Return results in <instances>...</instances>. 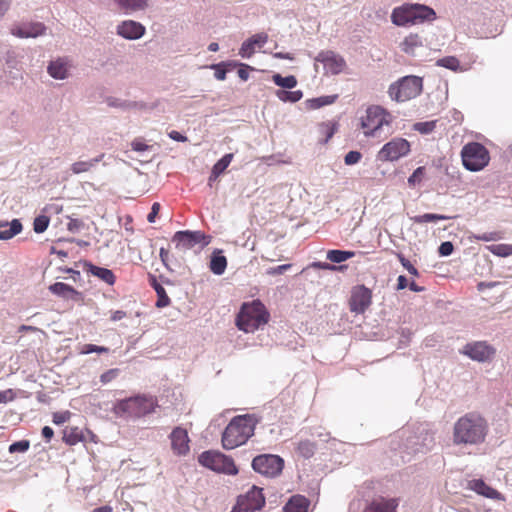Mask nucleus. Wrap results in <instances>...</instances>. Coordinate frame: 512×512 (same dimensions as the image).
Listing matches in <instances>:
<instances>
[{"instance_id": "nucleus-27", "label": "nucleus", "mask_w": 512, "mask_h": 512, "mask_svg": "<svg viewBox=\"0 0 512 512\" xmlns=\"http://www.w3.org/2000/svg\"><path fill=\"white\" fill-rule=\"evenodd\" d=\"M309 502L304 496H293L284 506V512H307Z\"/></svg>"}, {"instance_id": "nucleus-45", "label": "nucleus", "mask_w": 512, "mask_h": 512, "mask_svg": "<svg viewBox=\"0 0 512 512\" xmlns=\"http://www.w3.org/2000/svg\"><path fill=\"white\" fill-rule=\"evenodd\" d=\"M436 128V121L418 122L414 124V129L421 134H429Z\"/></svg>"}, {"instance_id": "nucleus-31", "label": "nucleus", "mask_w": 512, "mask_h": 512, "mask_svg": "<svg viewBox=\"0 0 512 512\" xmlns=\"http://www.w3.org/2000/svg\"><path fill=\"white\" fill-rule=\"evenodd\" d=\"M102 157H103V155H101L98 158L90 159L87 161L74 162L71 165L70 169L73 174H81V173L88 172L91 170L92 167H94L102 159Z\"/></svg>"}, {"instance_id": "nucleus-8", "label": "nucleus", "mask_w": 512, "mask_h": 512, "mask_svg": "<svg viewBox=\"0 0 512 512\" xmlns=\"http://www.w3.org/2000/svg\"><path fill=\"white\" fill-rule=\"evenodd\" d=\"M422 91V79L417 76H406L389 87V95L393 100L405 102L418 96Z\"/></svg>"}, {"instance_id": "nucleus-26", "label": "nucleus", "mask_w": 512, "mask_h": 512, "mask_svg": "<svg viewBox=\"0 0 512 512\" xmlns=\"http://www.w3.org/2000/svg\"><path fill=\"white\" fill-rule=\"evenodd\" d=\"M209 268L215 275H222L227 268V259L221 250L213 252Z\"/></svg>"}, {"instance_id": "nucleus-32", "label": "nucleus", "mask_w": 512, "mask_h": 512, "mask_svg": "<svg viewBox=\"0 0 512 512\" xmlns=\"http://www.w3.org/2000/svg\"><path fill=\"white\" fill-rule=\"evenodd\" d=\"M422 46L421 38L417 34L408 35L401 43V49L407 54H413L415 49Z\"/></svg>"}, {"instance_id": "nucleus-57", "label": "nucleus", "mask_w": 512, "mask_h": 512, "mask_svg": "<svg viewBox=\"0 0 512 512\" xmlns=\"http://www.w3.org/2000/svg\"><path fill=\"white\" fill-rule=\"evenodd\" d=\"M453 250H454L453 244L449 241H446V242L441 243L438 251L441 256H449L450 254H452Z\"/></svg>"}, {"instance_id": "nucleus-25", "label": "nucleus", "mask_w": 512, "mask_h": 512, "mask_svg": "<svg viewBox=\"0 0 512 512\" xmlns=\"http://www.w3.org/2000/svg\"><path fill=\"white\" fill-rule=\"evenodd\" d=\"M468 488L475 491L479 495L485 496L490 499H499L500 493L493 489L492 487L488 486L483 480L481 479H473L468 482Z\"/></svg>"}, {"instance_id": "nucleus-13", "label": "nucleus", "mask_w": 512, "mask_h": 512, "mask_svg": "<svg viewBox=\"0 0 512 512\" xmlns=\"http://www.w3.org/2000/svg\"><path fill=\"white\" fill-rule=\"evenodd\" d=\"M410 152V143L404 138H393L378 152L380 161H396Z\"/></svg>"}, {"instance_id": "nucleus-53", "label": "nucleus", "mask_w": 512, "mask_h": 512, "mask_svg": "<svg viewBox=\"0 0 512 512\" xmlns=\"http://www.w3.org/2000/svg\"><path fill=\"white\" fill-rule=\"evenodd\" d=\"M71 413L69 411L64 412H56L53 414V423L56 425H61L69 420Z\"/></svg>"}, {"instance_id": "nucleus-41", "label": "nucleus", "mask_w": 512, "mask_h": 512, "mask_svg": "<svg viewBox=\"0 0 512 512\" xmlns=\"http://www.w3.org/2000/svg\"><path fill=\"white\" fill-rule=\"evenodd\" d=\"M315 444L309 440H304L299 442L297 451L304 458H310L314 455L315 452Z\"/></svg>"}, {"instance_id": "nucleus-42", "label": "nucleus", "mask_w": 512, "mask_h": 512, "mask_svg": "<svg viewBox=\"0 0 512 512\" xmlns=\"http://www.w3.org/2000/svg\"><path fill=\"white\" fill-rule=\"evenodd\" d=\"M267 322H235V325L240 331L245 333H253L259 329H263Z\"/></svg>"}, {"instance_id": "nucleus-63", "label": "nucleus", "mask_w": 512, "mask_h": 512, "mask_svg": "<svg viewBox=\"0 0 512 512\" xmlns=\"http://www.w3.org/2000/svg\"><path fill=\"white\" fill-rule=\"evenodd\" d=\"M408 281L406 279L405 276L403 275H400L398 278H397V289L398 290H403L405 289L406 287H408Z\"/></svg>"}, {"instance_id": "nucleus-24", "label": "nucleus", "mask_w": 512, "mask_h": 512, "mask_svg": "<svg viewBox=\"0 0 512 512\" xmlns=\"http://www.w3.org/2000/svg\"><path fill=\"white\" fill-rule=\"evenodd\" d=\"M45 31L42 23H27L12 29V33L21 38L37 37Z\"/></svg>"}, {"instance_id": "nucleus-36", "label": "nucleus", "mask_w": 512, "mask_h": 512, "mask_svg": "<svg viewBox=\"0 0 512 512\" xmlns=\"http://www.w3.org/2000/svg\"><path fill=\"white\" fill-rule=\"evenodd\" d=\"M63 440L69 445H75L83 440V435L77 427H70L64 430Z\"/></svg>"}, {"instance_id": "nucleus-50", "label": "nucleus", "mask_w": 512, "mask_h": 512, "mask_svg": "<svg viewBox=\"0 0 512 512\" xmlns=\"http://www.w3.org/2000/svg\"><path fill=\"white\" fill-rule=\"evenodd\" d=\"M106 353L108 352V348L103 346H97L94 344H86L83 346L81 350V354H90V353Z\"/></svg>"}, {"instance_id": "nucleus-49", "label": "nucleus", "mask_w": 512, "mask_h": 512, "mask_svg": "<svg viewBox=\"0 0 512 512\" xmlns=\"http://www.w3.org/2000/svg\"><path fill=\"white\" fill-rule=\"evenodd\" d=\"M362 158V154L359 151H350L344 157V162L346 165H354L357 164Z\"/></svg>"}, {"instance_id": "nucleus-3", "label": "nucleus", "mask_w": 512, "mask_h": 512, "mask_svg": "<svg viewBox=\"0 0 512 512\" xmlns=\"http://www.w3.org/2000/svg\"><path fill=\"white\" fill-rule=\"evenodd\" d=\"M157 406L152 396L137 395L117 401L113 406V413L123 419H136L152 413Z\"/></svg>"}, {"instance_id": "nucleus-30", "label": "nucleus", "mask_w": 512, "mask_h": 512, "mask_svg": "<svg viewBox=\"0 0 512 512\" xmlns=\"http://www.w3.org/2000/svg\"><path fill=\"white\" fill-rule=\"evenodd\" d=\"M48 73L55 79H64L68 74L67 63L61 59L53 61L48 66Z\"/></svg>"}, {"instance_id": "nucleus-59", "label": "nucleus", "mask_w": 512, "mask_h": 512, "mask_svg": "<svg viewBox=\"0 0 512 512\" xmlns=\"http://www.w3.org/2000/svg\"><path fill=\"white\" fill-rule=\"evenodd\" d=\"M160 211V204L158 202L153 203L151 207V211L147 216V220L149 223L155 222L156 217L158 216Z\"/></svg>"}, {"instance_id": "nucleus-34", "label": "nucleus", "mask_w": 512, "mask_h": 512, "mask_svg": "<svg viewBox=\"0 0 512 512\" xmlns=\"http://www.w3.org/2000/svg\"><path fill=\"white\" fill-rule=\"evenodd\" d=\"M354 251H344V250H329L327 252V259L334 263H342L352 257L355 256Z\"/></svg>"}, {"instance_id": "nucleus-1", "label": "nucleus", "mask_w": 512, "mask_h": 512, "mask_svg": "<svg viewBox=\"0 0 512 512\" xmlns=\"http://www.w3.org/2000/svg\"><path fill=\"white\" fill-rule=\"evenodd\" d=\"M486 432L485 420L477 414L469 413L459 418L454 424L453 442L476 445L484 441Z\"/></svg>"}, {"instance_id": "nucleus-39", "label": "nucleus", "mask_w": 512, "mask_h": 512, "mask_svg": "<svg viewBox=\"0 0 512 512\" xmlns=\"http://www.w3.org/2000/svg\"><path fill=\"white\" fill-rule=\"evenodd\" d=\"M487 249L492 254L500 257H507L512 255V245L510 244H493L488 246Z\"/></svg>"}, {"instance_id": "nucleus-5", "label": "nucleus", "mask_w": 512, "mask_h": 512, "mask_svg": "<svg viewBox=\"0 0 512 512\" xmlns=\"http://www.w3.org/2000/svg\"><path fill=\"white\" fill-rule=\"evenodd\" d=\"M434 17V10L421 4H403L395 7L391 13V21L396 26L415 25Z\"/></svg>"}, {"instance_id": "nucleus-29", "label": "nucleus", "mask_w": 512, "mask_h": 512, "mask_svg": "<svg viewBox=\"0 0 512 512\" xmlns=\"http://www.w3.org/2000/svg\"><path fill=\"white\" fill-rule=\"evenodd\" d=\"M338 98V95H327L317 98L307 99L305 101V107L307 110H316L321 107L333 104Z\"/></svg>"}, {"instance_id": "nucleus-47", "label": "nucleus", "mask_w": 512, "mask_h": 512, "mask_svg": "<svg viewBox=\"0 0 512 512\" xmlns=\"http://www.w3.org/2000/svg\"><path fill=\"white\" fill-rule=\"evenodd\" d=\"M425 174V168L424 167H418L414 170L412 175L408 178V183L410 186H415L416 184L420 183L423 179V176Z\"/></svg>"}, {"instance_id": "nucleus-4", "label": "nucleus", "mask_w": 512, "mask_h": 512, "mask_svg": "<svg viewBox=\"0 0 512 512\" xmlns=\"http://www.w3.org/2000/svg\"><path fill=\"white\" fill-rule=\"evenodd\" d=\"M402 435L405 437L402 448L408 454L426 453L435 443L434 432L427 423H420L412 430H404Z\"/></svg>"}, {"instance_id": "nucleus-37", "label": "nucleus", "mask_w": 512, "mask_h": 512, "mask_svg": "<svg viewBox=\"0 0 512 512\" xmlns=\"http://www.w3.org/2000/svg\"><path fill=\"white\" fill-rule=\"evenodd\" d=\"M22 230V224L18 219H14L8 229L0 231V240H8L19 234Z\"/></svg>"}, {"instance_id": "nucleus-46", "label": "nucleus", "mask_w": 512, "mask_h": 512, "mask_svg": "<svg viewBox=\"0 0 512 512\" xmlns=\"http://www.w3.org/2000/svg\"><path fill=\"white\" fill-rule=\"evenodd\" d=\"M476 238L481 241L489 242V241H497L503 238V233L500 231L493 232H485L480 235H477Z\"/></svg>"}, {"instance_id": "nucleus-14", "label": "nucleus", "mask_w": 512, "mask_h": 512, "mask_svg": "<svg viewBox=\"0 0 512 512\" xmlns=\"http://www.w3.org/2000/svg\"><path fill=\"white\" fill-rule=\"evenodd\" d=\"M372 303V291L364 285L352 288L349 299V308L356 314H363Z\"/></svg>"}, {"instance_id": "nucleus-18", "label": "nucleus", "mask_w": 512, "mask_h": 512, "mask_svg": "<svg viewBox=\"0 0 512 512\" xmlns=\"http://www.w3.org/2000/svg\"><path fill=\"white\" fill-rule=\"evenodd\" d=\"M169 438L171 440V448L174 454L184 456L189 452L190 439L186 429L182 427L174 428L170 433Z\"/></svg>"}, {"instance_id": "nucleus-61", "label": "nucleus", "mask_w": 512, "mask_h": 512, "mask_svg": "<svg viewBox=\"0 0 512 512\" xmlns=\"http://www.w3.org/2000/svg\"><path fill=\"white\" fill-rule=\"evenodd\" d=\"M321 130L323 133L326 134V139H325V142H327L334 134L335 132V129H334V126L330 125V124H321L320 126Z\"/></svg>"}, {"instance_id": "nucleus-6", "label": "nucleus", "mask_w": 512, "mask_h": 512, "mask_svg": "<svg viewBox=\"0 0 512 512\" xmlns=\"http://www.w3.org/2000/svg\"><path fill=\"white\" fill-rule=\"evenodd\" d=\"M462 164L468 171L483 170L490 162L488 149L479 142H468L461 150Z\"/></svg>"}, {"instance_id": "nucleus-55", "label": "nucleus", "mask_w": 512, "mask_h": 512, "mask_svg": "<svg viewBox=\"0 0 512 512\" xmlns=\"http://www.w3.org/2000/svg\"><path fill=\"white\" fill-rule=\"evenodd\" d=\"M155 290L159 296V300L157 302V306L163 307L168 304L169 298L165 295V290L161 285H157Z\"/></svg>"}, {"instance_id": "nucleus-7", "label": "nucleus", "mask_w": 512, "mask_h": 512, "mask_svg": "<svg viewBox=\"0 0 512 512\" xmlns=\"http://www.w3.org/2000/svg\"><path fill=\"white\" fill-rule=\"evenodd\" d=\"M392 116L380 106L372 105L366 109L365 115L361 117V128L366 137L375 136L384 126L390 125Z\"/></svg>"}, {"instance_id": "nucleus-54", "label": "nucleus", "mask_w": 512, "mask_h": 512, "mask_svg": "<svg viewBox=\"0 0 512 512\" xmlns=\"http://www.w3.org/2000/svg\"><path fill=\"white\" fill-rule=\"evenodd\" d=\"M211 68L215 70L214 75L217 80L224 81L226 79L227 69L223 67V64H213Z\"/></svg>"}, {"instance_id": "nucleus-10", "label": "nucleus", "mask_w": 512, "mask_h": 512, "mask_svg": "<svg viewBox=\"0 0 512 512\" xmlns=\"http://www.w3.org/2000/svg\"><path fill=\"white\" fill-rule=\"evenodd\" d=\"M459 353L473 361L479 363H488L494 359L496 355V349L486 341H472L466 343L459 350Z\"/></svg>"}, {"instance_id": "nucleus-56", "label": "nucleus", "mask_w": 512, "mask_h": 512, "mask_svg": "<svg viewBox=\"0 0 512 512\" xmlns=\"http://www.w3.org/2000/svg\"><path fill=\"white\" fill-rule=\"evenodd\" d=\"M250 70H253L252 67H250L249 65L247 64H244V63H241L239 65V69L237 71V74L239 76V78L243 81H247L248 78H249V71Z\"/></svg>"}, {"instance_id": "nucleus-48", "label": "nucleus", "mask_w": 512, "mask_h": 512, "mask_svg": "<svg viewBox=\"0 0 512 512\" xmlns=\"http://www.w3.org/2000/svg\"><path fill=\"white\" fill-rule=\"evenodd\" d=\"M30 447V442L28 440H21L12 443L9 446V452L10 453H16V452H26Z\"/></svg>"}, {"instance_id": "nucleus-43", "label": "nucleus", "mask_w": 512, "mask_h": 512, "mask_svg": "<svg viewBox=\"0 0 512 512\" xmlns=\"http://www.w3.org/2000/svg\"><path fill=\"white\" fill-rule=\"evenodd\" d=\"M437 65L456 71L460 66L459 60L454 56H447L437 61Z\"/></svg>"}, {"instance_id": "nucleus-38", "label": "nucleus", "mask_w": 512, "mask_h": 512, "mask_svg": "<svg viewBox=\"0 0 512 512\" xmlns=\"http://www.w3.org/2000/svg\"><path fill=\"white\" fill-rule=\"evenodd\" d=\"M451 216H445L441 214H434V213H425L423 215L414 216L412 218V221L417 224L427 223V222H436L439 220H448L452 219Z\"/></svg>"}, {"instance_id": "nucleus-60", "label": "nucleus", "mask_w": 512, "mask_h": 512, "mask_svg": "<svg viewBox=\"0 0 512 512\" xmlns=\"http://www.w3.org/2000/svg\"><path fill=\"white\" fill-rule=\"evenodd\" d=\"M131 147L134 151L143 152L148 149V145L140 139H135L131 143Z\"/></svg>"}, {"instance_id": "nucleus-19", "label": "nucleus", "mask_w": 512, "mask_h": 512, "mask_svg": "<svg viewBox=\"0 0 512 512\" xmlns=\"http://www.w3.org/2000/svg\"><path fill=\"white\" fill-rule=\"evenodd\" d=\"M49 291L58 296L61 297L64 300L67 301H74V302H80L83 301V295L81 292L77 291L72 286L63 283V282H56L49 286Z\"/></svg>"}, {"instance_id": "nucleus-62", "label": "nucleus", "mask_w": 512, "mask_h": 512, "mask_svg": "<svg viewBox=\"0 0 512 512\" xmlns=\"http://www.w3.org/2000/svg\"><path fill=\"white\" fill-rule=\"evenodd\" d=\"M82 225L81 221L77 220V219H71L68 224H67V227H68V230L69 231H76L80 228V226Z\"/></svg>"}, {"instance_id": "nucleus-2", "label": "nucleus", "mask_w": 512, "mask_h": 512, "mask_svg": "<svg viewBox=\"0 0 512 512\" xmlns=\"http://www.w3.org/2000/svg\"><path fill=\"white\" fill-rule=\"evenodd\" d=\"M258 420L254 415L235 416L222 434V446L231 450L245 444L254 435Z\"/></svg>"}, {"instance_id": "nucleus-15", "label": "nucleus", "mask_w": 512, "mask_h": 512, "mask_svg": "<svg viewBox=\"0 0 512 512\" xmlns=\"http://www.w3.org/2000/svg\"><path fill=\"white\" fill-rule=\"evenodd\" d=\"M265 504L262 489L252 486L245 495L238 497L237 506L244 512H254L261 509Z\"/></svg>"}, {"instance_id": "nucleus-33", "label": "nucleus", "mask_w": 512, "mask_h": 512, "mask_svg": "<svg viewBox=\"0 0 512 512\" xmlns=\"http://www.w3.org/2000/svg\"><path fill=\"white\" fill-rule=\"evenodd\" d=\"M275 94L280 101L290 103H296L303 97V92L301 90L286 91L284 89H279Z\"/></svg>"}, {"instance_id": "nucleus-35", "label": "nucleus", "mask_w": 512, "mask_h": 512, "mask_svg": "<svg viewBox=\"0 0 512 512\" xmlns=\"http://www.w3.org/2000/svg\"><path fill=\"white\" fill-rule=\"evenodd\" d=\"M272 80L277 86L285 89H293L298 83L294 75L283 77L280 74H274Z\"/></svg>"}, {"instance_id": "nucleus-44", "label": "nucleus", "mask_w": 512, "mask_h": 512, "mask_svg": "<svg viewBox=\"0 0 512 512\" xmlns=\"http://www.w3.org/2000/svg\"><path fill=\"white\" fill-rule=\"evenodd\" d=\"M49 218L44 215H40L34 219L33 229L36 233H43L49 225Z\"/></svg>"}, {"instance_id": "nucleus-22", "label": "nucleus", "mask_w": 512, "mask_h": 512, "mask_svg": "<svg viewBox=\"0 0 512 512\" xmlns=\"http://www.w3.org/2000/svg\"><path fill=\"white\" fill-rule=\"evenodd\" d=\"M84 269L87 273L97 277L110 286L114 285L116 282V276L110 269L96 266L90 262L84 263Z\"/></svg>"}, {"instance_id": "nucleus-52", "label": "nucleus", "mask_w": 512, "mask_h": 512, "mask_svg": "<svg viewBox=\"0 0 512 512\" xmlns=\"http://www.w3.org/2000/svg\"><path fill=\"white\" fill-rule=\"evenodd\" d=\"M402 266L412 275L418 276V270L411 264V262L406 259L402 254L397 255Z\"/></svg>"}, {"instance_id": "nucleus-16", "label": "nucleus", "mask_w": 512, "mask_h": 512, "mask_svg": "<svg viewBox=\"0 0 512 512\" xmlns=\"http://www.w3.org/2000/svg\"><path fill=\"white\" fill-rule=\"evenodd\" d=\"M268 318L269 312L265 305L259 299H255L242 304L236 320H268Z\"/></svg>"}, {"instance_id": "nucleus-9", "label": "nucleus", "mask_w": 512, "mask_h": 512, "mask_svg": "<svg viewBox=\"0 0 512 512\" xmlns=\"http://www.w3.org/2000/svg\"><path fill=\"white\" fill-rule=\"evenodd\" d=\"M198 461L204 467L216 472L229 475H235L238 473V469L235 466L233 459L219 451H205L199 455Z\"/></svg>"}, {"instance_id": "nucleus-51", "label": "nucleus", "mask_w": 512, "mask_h": 512, "mask_svg": "<svg viewBox=\"0 0 512 512\" xmlns=\"http://www.w3.org/2000/svg\"><path fill=\"white\" fill-rule=\"evenodd\" d=\"M118 375H119V369H116V368L110 369V370L104 372L100 376V381L103 384H107V383L111 382L112 380H114L115 378H117Z\"/></svg>"}, {"instance_id": "nucleus-17", "label": "nucleus", "mask_w": 512, "mask_h": 512, "mask_svg": "<svg viewBox=\"0 0 512 512\" xmlns=\"http://www.w3.org/2000/svg\"><path fill=\"white\" fill-rule=\"evenodd\" d=\"M316 61L323 64L325 73L337 75L344 71L346 68V61L344 58L333 51H322L317 57Z\"/></svg>"}, {"instance_id": "nucleus-11", "label": "nucleus", "mask_w": 512, "mask_h": 512, "mask_svg": "<svg viewBox=\"0 0 512 512\" xmlns=\"http://www.w3.org/2000/svg\"><path fill=\"white\" fill-rule=\"evenodd\" d=\"M252 467L259 474L276 477L283 470L284 460L277 455L263 454L253 459Z\"/></svg>"}, {"instance_id": "nucleus-23", "label": "nucleus", "mask_w": 512, "mask_h": 512, "mask_svg": "<svg viewBox=\"0 0 512 512\" xmlns=\"http://www.w3.org/2000/svg\"><path fill=\"white\" fill-rule=\"evenodd\" d=\"M397 506L396 499L377 498L365 507L364 512H396Z\"/></svg>"}, {"instance_id": "nucleus-20", "label": "nucleus", "mask_w": 512, "mask_h": 512, "mask_svg": "<svg viewBox=\"0 0 512 512\" xmlns=\"http://www.w3.org/2000/svg\"><path fill=\"white\" fill-rule=\"evenodd\" d=\"M267 41L268 35L266 33H257L242 43L239 55L242 58H250L254 54L255 49L257 47L261 48Z\"/></svg>"}, {"instance_id": "nucleus-21", "label": "nucleus", "mask_w": 512, "mask_h": 512, "mask_svg": "<svg viewBox=\"0 0 512 512\" xmlns=\"http://www.w3.org/2000/svg\"><path fill=\"white\" fill-rule=\"evenodd\" d=\"M117 32L127 39H139L144 35L145 27L139 22L128 20L118 26Z\"/></svg>"}, {"instance_id": "nucleus-64", "label": "nucleus", "mask_w": 512, "mask_h": 512, "mask_svg": "<svg viewBox=\"0 0 512 512\" xmlns=\"http://www.w3.org/2000/svg\"><path fill=\"white\" fill-rule=\"evenodd\" d=\"M54 435V432H53V429L49 426H45L43 427L42 429V436L47 440V441H50L51 438L53 437Z\"/></svg>"}, {"instance_id": "nucleus-28", "label": "nucleus", "mask_w": 512, "mask_h": 512, "mask_svg": "<svg viewBox=\"0 0 512 512\" xmlns=\"http://www.w3.org/2000/svg\"><path fill=\"white\" fill-rule=\"evenodd\" d=\"M119 9L128 12L144 10L148 6L147 0H113Z\"/></svg>"}, {"instance_id": "nucleus-12", "label": "nucleus", "mask_w": 512, "mask_h": 512, "mask_svg": "<svg viewBox=\"0 0 512 512\" xmlns=\"http://www.w3.org/2000/svg\"><path fill=\"white\" fill-rule=\"evenodd\" d=\"M172 242L179 251H187L196 246L202 248L209 244V237L201 231H178L174 234Z\"/></svg>"}, {"instance_id": "nucleus-40", "label": "nucleus", "mask_w": 512, "mask_h": 512, "mask_svg": "<svg viewBox=\"0 0 512 512\" xmlns=\"http://www.w3.org/2000/svg\"><path fill=\"white\" fill-rule=\"evenodd\" d=\"M234 155L232 153L225 154L221 159H219L214 166L212 167V171L215 172V174L221 175L227 167L230 165V163L233 160Z\"/></svg>"}, {"instance_id": "nucleus-58", "label": "nucleus", "mask_w": 512, "mask_h": 512, "mask_svg": "<svg viewBox=\"0 0 512 512\" xmlns=\"http://www.w3.org/2000/svg\"><path fill=\"white\" fill-rule=\"evenodd\" d=\"M15 398V393L12 389L0 391V404L12 401Z\"/></svg>"}]
</instances>
